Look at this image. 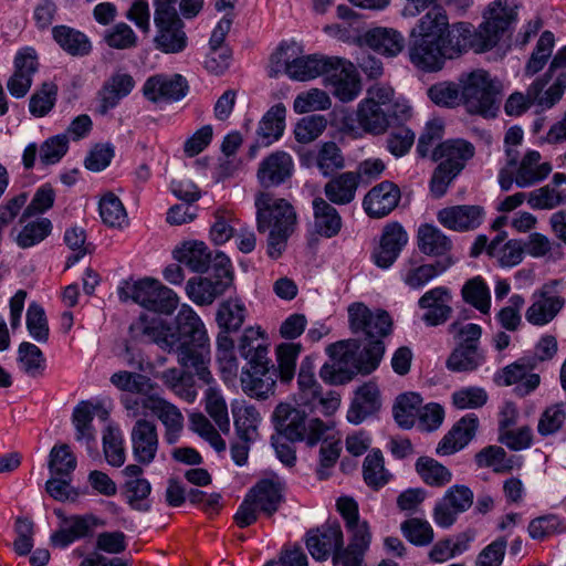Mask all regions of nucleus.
Segmentation results:
<instances>
[{
    "label": "nucleus",
    "mask_w": 566,
    "mask_h": 566,
    "mask_svg": "<svg viewBox=\"0 0 566 566\" xmlns=\"http://www.w3.org/2000/svg\"><path fill=\"white\" fill-rule=\"evenodd\" d=\"M473 504V492L465 485H453L448 489L433 509V521L440 527H450L459 514L468 511Z\"/></svg>",
    "instance_id": "nucleus-12"
},
{
    "label": "nucleus",
    "mask_w": 566,
    "mask_h": 566,
    "mask_svg": "<svg viewBox=\"0 0 566 566\" xmlns=\"http://www.w3.org/2000/svg\"><path fill=\"white\" fill-rule=\"evenodd\" d=\"M554 44V34L551 31H544L541 34L536 46L525 65V75L532 76L544 69L545 64L552 55Z\"/></svg>",
    "instance_id": "nucleus-58"
},
{
    "label": "nucleus",
    "mask_w": 566,
    "mask_h": 566,
    "mask_svg": "<svg viewBox=\"0 0 566 566\" xmlns=\"http://www.w3.org/2000/svg\"><path fill=\"white\" fill-rule=\"evenodd\" d=\"M463 52H450L443 48V44L426 39L416 38L409 49L411 63L428 72H434L442 69L447 59H454Z\"/></svg>",
    "instance_id": "nucleus-14"
},
{
    "label": "nucleus",
    "mask_w": 566,
    "mask_h": 566,
    "mask_svg": "<svg viewBox=\"0 0 566 566\" xmlns=\"http://www.w3.org/2000/svg\"><path fill=\"white\" fill-rule=\"evenodd\" d=\"M358 186V176L354 171H346L327 181L324 193L334 205H348L355 199Z\"/></svg>",
    "instance_id": "nucleus-38"
},
{
    "label": "nucleus",
    "mask_w": 566,
    "mask_h": 566,
    "mask_svg": "<svg viewBox=\"0 0 566 566\" xmlns=\"http://www.w3.org/2000/svg\"><path fill=\"white\" fill-rule=\"evenodd\" d=\"M248 315L244 303L239 298H228L219 304L216 322L223 333L238 332Z\"/></svg>",
    "instance_id": "nucleus-44"
},
{
    "label": "nucleus",
    "mask_w": 566,
    "mask_h": 566,
    "mask_svg": "<svg viewBox=\"0 0 566 566\" xmlns=\"http://www.w3.org/2000/svg\"><path fill=\"white\" fill-rule=\"evenodd\" d=\"M363 479L374 491L380 490L392 479V474L385 468V458L379 449L371 450L364 459Z\"/></svg>",
    "instance_id": "nucleus-45"
},
{
    "label": "nucleus",
    "mask_w": 566,
    "mask_h": 566,
    "mask_svg": "<svg viewBox=\"0 0 566 566\" xmlns=\"http://www.w3.org/2000/svg\"><path fill=\"white\" fill-rule=\"evenodd\" d=\"M447 266L438 268L434 264H417L410 259L401 270V280L410 289H421Z\"/></svg>",
    "instance_id": "nucleus-52"
},
{
    "label": "nucleus",
    "mask_w": 566,
    "mask_h": 566,
    "mask_svg": "<svg viewBox=\"0 0 566 566\" xmlns=\"http://www.w3.org/2000/svg\"><path fill=\"white\" fill-rule=\"evenodd\" d=\"M254 205L258 231H269L268 254L272 259H277L294 231L296 212L286 199L277 198L269 191L258 192Z\"/></svg>",
    "instance_id": "nucleus-4"
},
{
    "label": "nucleus",
    "mask_w": 566,
    "mask_h": 566,
    "mask_svg": "<svg viewBox=\"0 0 566 566\" xmlns=\"http://www.w3.org/2000/svg\"><path fill=\"white\" fill-rule=\"evenodd\" d=\"M154 23L156 27L154 38L156 49L164 53H179L186 49L188 38L184 30L185 23L180 17Z\"/></svg>",
    "instance_id": "nucleus-28"
},
{
    "label": "nucleus",
    "mask_w": 566,
    "mask_h": 566,
    "mask_svg": "<svg viewBox=\"0 0 566 566\" xmlns=\"http://www.w3.org/2000/svg\"><path fill=\"white\" fill-rule=\"evenodd\" d=\"M135 82L129 74L116 73L105 84L102 91V112L105 113L108 109L115 107L118 102L127 96Z\"/></svg>",
    "instance_id": "nucleus-48"
},
{
    "label": "nucleus",
    "mask_w": 566,
    "mask_h": 566,
    "mask_svg": "<svg viewBox=\"0 0 566 566\" xmlns=\"http://www.w3.org/2000/svg\"><path fill=\"white\" fill-rule=\"evenodd\" d=\"M356 120L367 134L381 135L390 126V115L382 106L360 101L356 109Z\"/></svg>",
    "instance_id": "nucleus-36"
},
{
    "label": "nucleus",
    "mask_w": 566,
    "mask_h": 566,
    "mask_svg": "<svg viewBox=\"0 0 566 566\" xmlns=\"http://www.w3.org/2000/svg\"><path fill=\"white\" fill-rule=\"evenodd\" d=\"M103 449L106 461L113 467H122L126 454L124 439L119 429L107 427L103 433Z\"/></svg>",
    "instance_id": "nucleus-64"
},
{
    "label": "nucleus",
    "mask_w": 566,
    "mask_h": 566,
    "mask_svg": "<svg viewBox=\"0 0 566 566\" xmlns=\"http://www.w3.org/2000/svg\"><path fill=\"white\" fill-rule=\"evenodd\" d=\"M133 457L139 464H150L159 448L157 426L145 418L137 419L130 429Z\"/></svg>",
    "instance_id": "nucleus-16"
},
{
    "label": "nucleus",
    "mask_w": 566,
    "mask_h": 566,
    "mask_svg": "<svg viewBox=\"0 0 566 566\" xmlns=\"http://www.w3.org/2000/svg\"><path fill=\"white\" fill-rule=\"evenodd\" d=\"M54 41L72 56H85L92 50L88 38L81 31L67 25H56L52 29Z\"/></svg>",
    "instance_id": "nucleus-43"
},
{
    "label": "nucleus",
    "mask_w": 566,
    "mask_h": 566,
    "mask_svg": "<svg viewBox=\"0 0 566 566\" xmlns=\"http://www.w3.org/2000/svg\"><path fill=\"white\" fill-rule=\"evenodd\" d=\"M417 244L426 255L441 256L452 249V241L439 228L424 223L418 228Z\"/></svg>",
    "instance_id": "nucleus-40"
},
{
    "label": "nucleus",
    "mask_w": 566,
    "mask_h": 566,
    "mask_svg": "<svg viewBox=\"0 0 566 566\" xmlns=\"http://www.w3.org/2000/svg\"><path fill=\"white\" fill-rule=\"evenodd\" d=\"M380 408L379 389L375 382H366L356 390L347 412L349 422L358 424Z\"/></svg>",
    "instance_id": "nucleus-35"
},
{
    "label": "nucleus",
    "mask_w": 566,
    "mask_h": 566,
    "mask_svg": "<svg viewBox=\"0 0 566 566\" xmlns=\"http://www.w3.org/2000/svg\"><path fill=\"white\" fill-rule=\"evenodd\" d=\"M315 163L324 176H331L345 166L342 150L334 142H326L319 146L315 156Z\"/></svg>",
    "instance_id": "nucleus-61"
},
{
    "label": "nucleus",
    "mask_w": 566,
    "mask_h": 566,
    "mask_svg": "<svg viewBox=\"0 0 566 566\" xmlns=\"http://www.w3.org/2000/svg\"><path fill=\"white\" fill-rule=\"evenodd\" d=\"M478 29L464 21L449 23L446 10L433 7L418 21V36L443 44L450 52H485L494 48L515 21V11L502 0L491 2Z\"/></svg>",
    "instance_id": "nucleus-2"
},
{
    "label": "nucleus",
    "mask_w": 566,
    "mask_h": 566,
    "mask_svg": "<svg viewBox=\"0 0 566 566\" xmlns=\"http://www.w3.org/2000/svg\"><path fill=\"white\" fill-rule=\"evenodd\" d=\"M149 411L156 416L165 427V440L169 444L178 441L184 429V416L178 407L157 396L155 399H148Z\"/></svg>",
    "instance_id": "nucleus-29"
},
{
    "label": "nucleus",
    "mask_w": 566,
    "mask_h": 566,
    "mask_svg": "<svg viewBox=\"0 0 566 566\" xmlns=\"http://www.w3.org/2000/svg\"><path fill=\"white\" fill-rule=\"evenodd\" d=\"M303 52V46L295 41L282 42L271 55L270 76L276 77L284 73L293 81L305 82L326 75L333 63H337L336 56L304 55Z\"/></svg>",
    "instance_id": "nucleus-5"
},
{
    "label": "nucleus",
    "mask_w": 566,
    "mask_h": 566,
    "mask_svg": "<svg viewBox=\"0 0 566 566\" xmlns=\"http://www.w3.org/2000/svg\"><path fill=\"white\" fill-rule=\"evenodd\" d=\"M261 332L253 327L245 328L239 342V353L249 364L268 359V347L260 342Z\"/></svg>",
    "instance_id": "nucleus-62"
},
{
    "label": "nucleus",
    "mask_w": 566,
    "mask_h": 566,
    "mask_svg": "<svg viewBox=\"0 0 566 566\" xmlns=\"http://www.w3.org/2000/svg\"><path fill=\"white\" fill-rule=\"evenodd\" d=\"M297 386V401L301 405L316 408V401L322 394V387L315 378L313 360L310 357H305L301 363Z\"/></svg>",
    "instance_id": "nucleus-42"
},
{
    "label": "nucleus",
    "mask_w": 566,
    "mask_h": 566,
    "mask_svg": "<svg viewBox=\"0 0 566 566\" xmlns=\"http://www.w3.org/2000/svg\"><path fill=\"white\" fill-rule=\"evenodd\" d=\"M401 198L399 187L391 181H382L374 186L365 196L363 207L371 218L388 216L399 203Z\"/></svg>",
    "instance_id": "nucleus-24"
},
{
    "label": "nucleus",
    "mask_w": 566,
    "mask_h": 566,
    "mask_svg": "<svg viewBox=\"0 0 566 566\" xmlns=\"http://www.w3.org/2000/svg\"><path fill=\"white\" fill-rule=\"evenodd\" d=\"M132 300L143 307L170 315L178 306L179 298L169 287L154 279H143L129 289Z\"/></svg>",
    "instance_id": "nucleus-10"
},
{
    "label": "nucleus",
    "mask_w": 566,
    "mask_h": 566,
    "mask_svg": "<svg viewBox=\"0 0 566 566\" xmlns=\"http://www.w3.org/2000/svg\"><path fill=\"white\" fill-rule=\"evenodd\" d=\"M286 108L282 103L273 105L261 118L256 135L263 146L279 140L285 128Z\"/></svg>",
    "instance_id": "nucleus-39"
},
{
    "label": "nucleus",
    "mask_w": 566,
    "mask_h": 566,
    "mask_svg": "<svg viewBox=\"0 0 566 566\" xmlns=\"http://www.w3.org/2000/svg\"><path fill=\"white\" fill-rule=\"evenodd\" d=\"M19 368L30 377H39L45 369V359L42 350L34 344L23 342L18 349Z\"/></svg>",
    "instance_id": "nucleus-56"
},
{
    "label": "nucleus",
    "mask_w": 566,
    "mask_h": 566,
    "mask_svg": "<svg viewBox=\"0 0 566 566\" xmlns=\"http://www.w3.org/2000/svg\"><path fill=\"white\" fill-rule=\"evenodd\" d=\"M566 202V191L545 185L527 193V203L535 210H553Z\"/></svg>",
    "instance_id": "nucleus-59"
},
{
    "label": "nucleus",
    "mask_w": 566,
    "mask_h": 566,
    "mask_svg": "<svg viewBox=\"0 0 566 566\" xmlns=\"http://www.w3.org/2000/svg\"><path fill=\"white\" fill-rule=\"evenodd\" d=\"M111 382L119 390L137 395H145L154 389V384L149 377L127 370L113 374Z\"/></svg>",
    "instance_id": "nucleus-60"
},
{
    "label": "nucleus",
    "mask_w": 566,
    "mask_h": 566,
    "mask_svg": "<svg viewBox=\"0 0 566 566\" xmlns=\"http://www.w3.org/2000/svg\"><path fill=\"white\" fill-rule=\"evenodd\" d=\"M314 231L326 239L336 237L343 227V220L337 209L322 197L312 201Z\"/></svg>",
    "instance_id": "nucleus-32"
},
{
    "label": "nucleus",
    "mask_w": 566,
    "mask_h": 566,
    "mask_svg": "<svg viewBox=\"0 0 566 566\" xmlns=\"http://www.w3.org/2000/svg\"><path fill=\"white\" fill-rule=\"evenodd\" d=\"M233 272L230 259L223 253L213 258V269L209 276L192 277L187 282V294L198 305H210L232 285Z\"/></svg>",
    "instance_id": "nucleus-8"
},
{
    "label": "nucleus",
    "mask_w": 566,
    "mask_h": 566,
    "mask_svg": "<svg viewBox=\"0 0 566 566\" xmlns=\"http://www.w3.org/2000/svg\"><path fill=\"white\" fill-rule=\"evenodd\" d=\"M292 157L282 150H277L265 157L259 165L258 179L261 186L269 188L283 184L292 176Z\"/></svg>",
    "instance_id": "nucleus-27"
},
{
    "label": "nucleus",
    "mask_w": 566,
    "mask_h": 566,
    "mask_svg": "<svg viewBox=\"0 0 566 566\" xmlns=\"http://www.w3.org/2000/svg\"><path fill=\"white\" fill-rule=\"evenodd\" d=\"M558 281L544 284L532 296V304L525 312L526 321L534 326L551 323L565 305V298L554 293Z\"/></svg>",
    "instance_id": "nucleus-13"
},
{
    "label": "nucleus",
    "mask_w": 566,
    "mask_h": 566,
    "mask_svg": "<svg viewBox=\"0 0 566 566\" xmlns=\"http://www.w3.org/2000/svg\"><path fill=\"white\" fill-rule=\"evenodd\" d=\"M402 535L416 546L429 545L434 537L433 528L426 520L411 517L400 524Z\"/></svg>",
    "instance_id": "nucleus-63"
},
{
    "label": "nucleus",
    "mask_w": 566,
    "mask_h": 566,
    "mask_svg": "<svg viewBox=\"0 0 566 566\" xmlns=\"http://www.w3.org/2000/svg\"><path fill=\"white\" fill-rule=\"evenodd\" d=\"M535 368V358H521L503 368L497 381L503 386L516 384V395L524 397L534 391L541 381L537 374H531Z\"/></svg>",
    "instance_id": "nucleus-22"
},
{
    "label": "nucleus",
    "mask_w": 566,
    "mask_h": 566,
    "mask_svg": "<svg viewBox=\"0 0 566 566\" xmlns=\"http://www.w3.org/2000/svg\"><path fill=\"white\" fill-rule=\"evenodd\" d=\"M327 353L331 358L335 361L333 365L325 364L319 370L321 378L332 385H342L353 379L355 374L364 371L350 361H343L339 357L332 355L331 345L327 348Z\"/></svg>",
    "instance_id": "nucleus-53"
},
{
    "label": "nucleus",
    "mask_w": 566,
    "mask_h": 566,
    "mask_svg": "<svg viewBox=\"0 0 566 566\" xmlns=\"http://www.w3.org/2000/svg\"><path fill=\"white\" fill-rule=\"evenodd\" d=\"M98 520L93 515L65 517L59 531L52 534L51 542L54 546L66 547L74 541L91 534Z\"/></svg>",
    "instance_id": "nucleus-33"
},
{
    "label": "nucleus",
    "mask_w": 566,
    "mask_h": 566,
    "mask_svg": "<svg viewBox=\"0 0 566 566\" xmlns=\"http://www.w3.org/2000/svg\"><path fill=\"white\" fill-rule=\"evenodd\" d=\"M485 360L478 346L458 345L447 359V368L454 373H471Z\"/></svg>",
    "instance_id": "nucleus-46"
},
{
    "label": "nucleus",
    "mask_w": 566,
    "mask_h": 566,
    "mask_svg": "<svg viewBox=\"0 0 566 566\" xmlns=\"http://www.w3.org/2000/svg\"><path fill=\"white\" fill-rule=\"evenodd\" d=\"M187 91V81L179 74L172 76L157 74L147 78L143 86L144 96L154 103L179 101Z\"/></svg>",
    "instance_id": "nucleus-20"
},
{
    "label": "nucleus",
    "mask_w": 566,
    "mask_h": 566,
    "mask_svg": "<svg viewBox=\"0 0 566 566\" xmlns=\"http://www.w3.org/2000/svg\"><path fill=\"white\" fill-rule=\"evenodd\" d=\"M497 87L490 74L476 70L461 78V101L470 114L493 117L499 108Z\"/></svg>",
    "instance_id": "nucleus-7"
},
{
    "label": "nucleus",
    "mask_w": 566,
    "mask_h": 566,
    "mask_svg": "<svg viewBox=\"0 0 566 566\" xmlns=\"http://www.w3.org/2000/svg\"><path fill=\"white\" fill-rule=\"evenodd\" d=\"M172 192L178 198L185 200V203L172 206L167 212V222L171 226H181L191 222L196 218V208L189 202L196 201L200 197V192L193 185H187V189H182L181 184H172Z\"/></svg>",
    "instance_id": "nucleus-37"
},
{
    "label": "nucleus",
    "mask_w": 566,
    "mask_h": 566,
    "mask_svg": "<svg viewBox=\"0 0 566 566\" xmlns=\"http://www.w3.org/2000/svg\"><path fill=\"white\" fill-rule=\"evenodd\" d=\"M416 472L429 486L442 488L452 480L451 471L430 457H420L415 464Z\"/></svg>",
    "instance_id": "nucleus-49"
},
{
    "label": "nucleus",
    "mask_w": 566,
    "mask_h": 566,
    "mask_svg": "<svg viewBox=\"0 0 566 566\" xmlns=\"http://www.w3.org/2000/svg\"><path fill=\"white\" fill-rule=\"evenodd\" d=\"M174 258L190 271L203 273L213 264L211 251L202 241H185L174 250Z\"/></svg>",
    "instance_id": "nucleus-34"
},
{
    "label": "nucleus",
    "mask_w": 566,
    "mask_h": 566,
    "mask_svg": "<svg viewBox=\"0 0 566 566\" xmlns=\"http://www.w3.org/2000/svg\"><path fill=\"white\" fill-rule=\"evenodd\" d=\"M474 153L475 148L471 143L464 139H450L439 144L433 149L432 157L440 160L439 166L446 165L447 170L459 175Z\"/></svg>",
    "instance_id": "nucleus-26"
},
{
    "label": "nucleus",
    "mask_w": 566,
    "mask_h": 566,
    "mask_svg": "<svg viewBox=\"0 0 566 566\" xmlns=\"http://www.w3.org/2000/svg\"><path fill=\"white\" fill-rule=\"evenodd\" d=\"M408 240V233L400 223L391 222L386 224L382 229L379 244L373 251V261L378 268H390L407 245Z\"/></svg>",
    "instance_id": "nucleus-17"
},
{
    "label": "nucleus",
    "mask_w": 566,
    "mask_h": 566,
    "mask_svg": "<svg viewBox=\"0 0 566 566\" xmlns=\"http://www.w3.org/2000/svg\"><path fill=\"white\" fill-rule=\"evenodd\" d=\"M422 398L416 392H407L397 397L392 408L396 422L402 428H411L419 417Z\"/></svg>",
    "instance_id": "nucleus-51"
},
{
    "label": "nucleus",
    "mask_w": 566,
    "mask_h": 566,
    "mask_svg": "<svg viewBox=\"0 0 566 566\" xmlns=\"http://www.w3.org/2000/svg\"><path fill=\"white\" fill-rule=\"evenodd\" d=\"M347 313L350 331L361 335L367 344L360 348L357 339L342 340L331 345V353L343 361L356 364L364 374H369L378 367L385 354L382 338L391 332V317L386 311L374 312L361 302L350 304Z\"/></svg>",
    "instance_id": "nucleus-3"
},
{
    "label": "nucleus",
    "mask_w": 566,
    "mask_h": 566,
    "mask_svg": "<svg viewBox=\"0 0 566 566\" xmlns=\"http://www.w3.org/2000/svg\"><path fill=\"white\" fill-rule=\"evenodd\" d=\"M344 538L339 523L328 522L316 530L307 533L306 547L313 558L325 560L331 554L339 552L343 547Z\"/></svg>",
    "instance_id": "nucleus-18"
},
{
    "label": "nucleus",
    "mask_w": 566,
    "mask_h": 566,
    "mask_svg": "<svg viewBox=\"0 0 566 566\" xmlns=\"http://www.w3.org/2000/svg\"><path fill=\"white\" fill-rule=\"evenodd\" d=\"M479 420L474 415L461 418L437 447L440 455H450L463 449L475 436Z\"/></svg>",
    "instance_id": "nucleus-31"
},
{
    "label": "nucleus",
    "mask_w": 566,
    "mask_h": 566,
    "mask_svg": "<svg viewBox=\"0 0 566 566\" xmlns=\"http://www.w3.org/2000/svg\"><path fill=\"white\" fill-rule=\"evenodd\" d=\"M283 500L282 486L272 480H261L247 494L239 506L234 521L241 528L250 526L258 520V513L273 515Z\"/></svg>",
    "instance_id": "nucleus-9"
},
{
    "label": "nucleus",
    "mask_w": 566,
    "mask_h": 566,
    "mask_svg": "<svg viewBox=\"0 0 566 566\" xmlns=\"http://www.w3.org/2000/svg\"><path fill=\"white\" fill-rule=\"evenodd\" d=\"M474 459L479 468H492L495 473H509L522 467L521 458L507 457L505 450L499 446L483 448Z\"/></svg>",
    "instance_id": "nucleus-41"
},
{
    "label": "nucleus",
    "mask_w": 566,
    "mask_h": 566,
    "mask_svg": "<svg viewBox=\"0 0 566 566\" xmlns=\"http://www.w3.org/2000/svg\"><path fill=\"white\" fill-rule=\"evenodd\" d=\"M99 216L102 221L112 228H123L128 223L126 209L113 192H107L101 198Z\"/></svg>",
    "instance_id": "nucleus-57"
},
{
    "label": "nucleus",
    "mask_w": 566,
    "mask_h": 566,
    "mask_svg": "<svg viewBox=\"0 0 566 566\" xmlns=\"http://www.w3.org/2000/svg\"><path fill=\"white\" fill-rule=\"evenodd\" d=\"M566 90V72H558L555 77L543 74L528 86V96L542 111L552 108L560 101Z\"/></svg>",
    "instance_id": "nucleus-23"
},
{
    "label": "nucleus",
    "mask_w": 566,
    "mask_h": 566,
    "mask_svg": "<svg viewBox=\"0 0 566 566\" xmlns=\"http://www.w3.org/2000/svg\"><path fill=\"white\" fill-rule=\"evenodd\" d=\"M507 166L515 169V184L521 188L534 186L548 177L552 165L544 161L537 150H527L518 160V151L513 148L505 149Z\"/></svg>",
    "instance_id": "nucleus-11"
},
{
    "label": "nucleus",
    "mask_w": 566,
    "mask_h": 566,
    "mask_svg": "<svg viewBox=\"0 0 566 566\" xmlns=\"http://www.w3.org/2000/svg\"><path fill=\"white\" fill-rule=\"evenodd\" d=\"M237 436L240 440L254 441L258 437V426L261 420L259 411L253 406H241L232 410Z\"/></svg>",
    "instance_id": "nucleus-54"
},
{
    "label": "nucleus",
    "mask_w": 566,
    "mask_h": 566,
    "mask_svg": "<svg viewBox=\"0 0 566 566\" xmlns=\"http://www.w3.org/2000/svg\"><path fill=\"white\" fill-rule=\"evenodd\" d=\"M361 42L387 57L397 56L405 48L403 35L392 28L385 27H377L366 31L361 35Z\"/></svg>",
    "instance_id": "nucleus-30"
},
{
    "label": "nucleus",
    "mask_w": 566,
    "mask_h": 566,
    "mask_svg": "<svg viewBox=\"0 0 566 566\" xmlns=\"http://www.w3.org/2000/svg\"><path fill=\"white\" fill-rule=\"evenodd\" d=\"M302 352V345L300 343H282L276 346V364L274 368L276 377L282 382H290L294 378L296 360Z\"/></svg>",
    "instance_id": "nucleus-50"
},
{
    "label": "nucleus",
    "mask_w": 566,
    "mask_h": 566,
    "mask_svg": "<svg viewBox=\"0 0 566 566\" xmlns=\"http://www.w3.org/2000/svg\"><path fill=\"white\" fill-rule=\"evenodd\" d=\"M464 302L475 307L482 314H488L491 308V294L489 286L481 276L470 279L461 290Z\"/></svg>",
    "instance_id": "nucleus-55"
},
{
    "label": "nucleus",
    "mask_w": 566,
    "mask_h": 566,
    "mask_svg": "<svg viewBox=\"0 0 566 566\" xmlns=\"http://www.w3.org/2000/svg\"><path fill=\"white\" fill-rule=\"evenodd\" d=\"M94 407L88 401H81L72 413V423L75 428V439L84 442L87 449L95 443V429L93 427Z\"/></svg>",
    "instance_id": "nucleus-47"
},
{
    "label": "nucleus",
    "mask_w": 566,
    "mask_h": 566,
    "mask_svg": "<svg viewBox=\"0 0 566 566\" xmlns=\"http://www.w3.org/2000/svg\"><path fill=\"white\" fill-rule=\"evenodd\" d=\"M326 75L333 94L342 102H350L358 96L360 82L350 62L337 57V63H333Z\"/></svg>",
    "instance_id": "nucleus-25"
},
{
    "label": "nucleus",
    "mask_w": 566,
    "mask_h": 566,
    "mask_svg": "<svg viewBox=\"0 0 566 566\" xmlns=\"http://www.w3.org/2000/svg\"><path fill=\"white\" fill-rule=\"evenodd\" d=\"M175 327L160 319L148 321L142 315L130 327L132 337L157 344L163 350L172 353L177 363L185 368H192L198 378L209 387L205 391V409L220 431H230L227 402L213 384L209 370L211 359L210 339L200 316L184 304L174 321Z\"/></svg>",
    "instance_id": "nucleus-1"
},
{
    "label": "nucleus",
    "mask_w": 566,
    "mask_h": 566,
    "mask_svg": "<svg viewBox=\"0 0 566 566\" xmlns=\"http://www.w3.org/2000/svg\"><path fill=\"white\" fill-rule=\"evenodd\" d=\"M272 418L281 437L290 442L305 441L308 447L316 446L333 428L318 418L307 420L304 411L285 402L276 406Z\"/></svg>",
    "instance_id": "nucleus-6"
},
{
    "label": "nucleus",
    "mask_w": 566,
    "mask_h": 566,
    "mask_svg": "<svg viewBox=\"0 0 566 566\" xmlns=\"http://www.w3.org/2000/svg\"><path fill=\"white\" fill-rule=\"evenodd\" d=\"M438 221L447 229L465 232L479 228L484 219V209L478 205H459L438 211Z\"/></svg>",
    "instance_id": "nucleus-21"
},
{
    "label": "nucleus",
    "mask_w": 566,
    "mask_h": 566,
    "mask_svg": "<svg viewBox=\"0 0 566 566\" xmlns=\"http://www.w3.org/2000/svg\"><path fill=\"white\" fill-rule=\"evenodd\" d=\"M451 301V292L446 286L427 291L418 300V306L424 311L421 316L422 322L430 327L444 324L452 314Z\"/></svg>",
    "instance_id": "nucleus-19"
},
{
    "label": "nucleus",
    "mask_w": 566,
    "mask_h": 566,
    "mask_svg": "<svg viewBox=\"0 0 566 566\" xmlns=\"http://www.w3.org/2000/svg\"><path fill=\"white\" fill-rule=\"evenodd\" d=\"M250 369L241 375L242 390L250 397L256 399H268L274 395L276 386V371L274 366H270V360L249 364Z\"/></svg>",
    "instance_id": "nucleus-15"
}]
</instances>
